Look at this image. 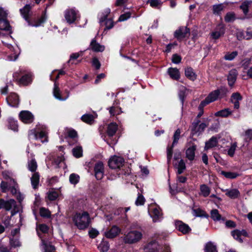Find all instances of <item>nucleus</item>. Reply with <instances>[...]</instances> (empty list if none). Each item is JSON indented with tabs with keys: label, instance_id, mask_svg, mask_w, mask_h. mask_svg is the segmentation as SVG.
I'll return each mask as SVG.
<instances>
[{
	"label": "nucleus",
	"instance_id": "obj_53",
	"mask_svg": "<svg viewBox=\"0 0 252 252\" xmlns=\"http://www.w3.org/2000/svg\"><path fill=\"white\" fill-rule=\"evenodd\" d=\"M5 205L3 209L6 211H10L13 206L15 204L16 202L13 199H10L8 200H5Z\"/></svg>",
	"mask_w": 252,
	"mask_h": 252
},
{
	"label": "nucleus",
	"instance_id": "obj_49",
	"mask_svg": "<svg viewBox=\"0 0 252 252\" xmlns=\"http://www.w3.org/2000/svg\"><path fill=\"white\" fill-rule=\"evenodd\" d=\"M236 19L235 14L233 12H229L226 13L224 17V20L227 23L233 22Z\"/></svg>",
	"mask_w": 252,
	"mask_h": 252
},
{
	"label": "nucleus",
	"instance_id": "obj_35",
	"mask_svg": "<svg viewBox=\"0 0 252 252\" xmlns=\"http://www.w3.org/2000/svg\"><path fill=\"white\" fill-rule=\"evenodd\" d=\"M232 113V111L229 108H225L217 112L215 115L216 117H227Z\"/></svg>",
	"mask_w": 252,
	"mask_h": 252
},
{
	"label": "nucleus",
	"instance_id": "obj_24",
	"mask_svg": "<svg viewBox=\"0 0 252 252\" xmlns=\"http://www.w3.org/2000/svg\"><path fill=\"white\" fill-rule=\"evenodd\" d=\"M173 165L175 168L177 169V173L181 174L186 168V164L183 159H181L177 162H173Z\"/></svg>",
	"mask_w": 252,
	"mask_h": 252
},
{
	"label": "nucleus",
	"instance_id": "obj_43",
	"mask_svg": "<svg viewBox=\"0 0 252 252\" xmlns=\"http://www.w3.org/2000/svg\"><path fill=\"white\" fill-rule=\"evenodd\" d=\"M53 94L54 96L55 97L60 100H64L65 99L63 98L61 94V92L59 87L56 84H54V88L53 90Z\"/></svg>",
	"mask_w": 252,
	"mask_h": 252
},
{
	"label": "nucleus",
	"instance_id": "obj_17",
	"mask_svg": "<svg viewBox=\"0 0 252 252\" xmlns=\"http://www.w3.org/2000/svg\"><path fill=\"white\" fill-rule=\"evenodd\" d=\"M231 234L233 238L242 243L243 241L242 237H246L248 236V234L245 230H239L238 229L234 230L231 232Z\"/></svg>",
	"mask_w": 252,
	"mask_h": 252
},
{
	"label": "nucleus",
	"instance_id": "obj_50",
	"mask_svg": "<svg viewBox=\"0 0 252 252\" xmlns=\"http://www.w3.org/2000/svg\"><path fill=\"white\" fill-rule=\"evenodd\" d=\"M211 217L214 221L221 220V217L217 209H213L211 211Z\"/></svg>",
	"mask_w": 252,
	"mask_h": 252
},
{
	"label": "nucleus",
	"instance_id": "obj_29",
	"mask_svg": "<svg viewBox=\"0 0 252 252\" xmlns=\"http://www.w3.org/2000/svg\"><path fill=\"white\" fill-rule=\"evenodd\" d=\"M39 178L40 175L38 172H34L32 174L31 178V181L33 189H36L38 188L39 183Z\"/></svg>",
	"mask_w": 252,
	"mask_h": 252
},
{
	"label": "nucleus",
	"instance_id": "obj_63",
	"mask_svg": "<svg viewBox=\"0 0 252 252\" xmlns=\"http://www.w3.org/2000/svg\"><path fill=\"white\" fill-rule=\"evenodd\" d=\"M10 245L11 247L16 248L21 246V244L18 239L12 238L10 239Z\"/></svg>",
	"mask_w": 252,
	"mask_h": 252
},
{
	"label": "nucleus",
	"instance_id": "obj_16",
	"mask_svg": "<svg viewBox=\"0 0 252 252\" xmlns=\"http://www.w3.org/2000/svg\"><path fill=\"white\" fill-rule=\"evenodd\" d=\"M175 226L176 228L182 233L186 234L191 231V228L189 226L184 223L181 220H176L175 221Z\"/></svg>",
	"mask_w": 252,
	"mask_h": 252
},
{
	"label": "nucleus",
	"instance_id": "obj_18",
	"mask_svg": "<svg viewBox=\"0 0 252 252\" xmlns=\"http://www.w3.org/2000/svg\"><path fill=\"white\" fill-rule=\"evenodd\" d=\"M90 48L95 52H102L104 50L105 46L98 43L95 38H94L90 43Z\"/></svg>",
	"mask_w": 252,
	"mask_h": 252
},
{
	"label": "nucleus",
	"instance_id": "obj_44",
	"mask_svg": "<svg viewBox=\"0 0 252 252\" xmlns=\"http://www.w3.org/2000/svg\"><path fill=\"white\" fill-rule=\"evenodd\" d=\"M69 180L70 184L75 185L79 183L80 176L77 174L71 173L69 175Z\"/></svg>",
	"mask_w": 252,
	"mask_h": 252
},
{
	"label": "nucleus",
	"instance_id": "obj_30",
	"mask_svg": "<svg viewBox=\"0 0 252 252\" xmlns=\"http://www.w3.org/2000/svg\"><path fill=\"white\" fill-rule=\"evenodd\" d=\"M11 27L7 19H0V30L10 31Z\"/></svg>",
	"mask_w": 252,
	"mask_h": 252
},
{
	"label": "nucleus",
	"instance_id": "obj_61",
	"mask_svg": "<svg viewBox=\"0 0 252 252\" xmlns=\"http://www.w3.org/2000/svg\"><path fill=\"white\" fill-rule=\"evenodd\" d=\"M64 160V158L63 155L58 156L54 158L52 163L56 165L57 167H59L60 164Z\"/></svg>",
	"mask_w": 252,
	"mask_h": 252
},
{
	"label": "nucleus",
	"instance_id": "obj_46",
	"mask_svg": "<svg viewBox=\"0 0 252 252\" xmlns=\"http://www.w3.org/2000/svg\"><path fill=\"white\" fill-rule=\"evenodd\" d=\"M224 8V6L222 3L215 4L213 5V12L214 14L219 15L220 14L221 11L223 10Z\"/></svg>",
	"mask_w": 252,
	"mask_h": 252
},
{
	"label": "nucleus",
	"instance_id": "obj_21",
	"mask_svg": "<svg viewBox=\"0 0 252 252\" xmlns=\"http://www.w3.org/2000/svg\"><path fill=\"white\" fill-rule=\"evenodd\" d=\"M118 126L116 123H110L107 126L106 133L109 137H113L116 133Z\"/></svg>",
	"mask_w": 252,
	"mask_h": 252
},
{
	"label": "nucleus",
	"instance_id": "obj_22",
	"mask_svg": "<svg viewBox=\"0 0 252 252\" xmlns=\"http://www.w3.org/2000/svg\"><path fill=\"white\" fill-rule=\"evenodd\" d=\"M196 149V146L195 144H192L189 147L186 151V157L190 161H192L195 157V151Z\"/></svg>",
	"mask_w": 252,
	"mask_h": 252
},
{
	"label": "nucleus",
	"instance_id": "obj_47",
	"mask_svg": "<svg viewBox=\"0 0 252 252\" xmlns=\"http://www.w3.org/2000/svg\"><path fill=\"white\" fill-rule=\"evenodd\" d=\"M220 173L225 178L230 179H235L239 176V174L236 172H226L224 171H221Z\"/></svg>",
	"mask_w": 252,
	"mask_h": 252
},
{
	"label": "nucleus",
	"instance_id": "obj_64",
	"mask_svg": "<svg viewBox=\"0 0 252 252\" xmlns=\"http://www.w3.org/2000/svg\"><path fill=\"white\" fill-rule=\"evenodd\" d=\"M38 229L43 233H47L48 232L49 227L46 224L42 223L38 225Z\"/></svg>",
	"mask_w": 252,
	"mask_h": 252
},
{
	"label": "nucleus",
	"instance_id": "obj_37",
	"mask_svg": "<svg viewBox=\"0 0 252 252\" xmlns=\"http://www.w3.org/2000/svg\"><path fill=\"white\" fill-rule=\"evenodd\" d=\"M72 155L76 158H80L83 156V148L80 145L77 146L72 150Z\"/></svg>",
	"mask_w": 252,
	"mask_h": 252
},
{
	"label": "nucleus",
	"instance_id": "obj_48",
	"mask_svg": "<svg viewBox=\"0 0 252 252\" xmlns=\"http://www.w3.org/2000/svg\"><path fill=\"white\" fill-rule=\"evenodd\" d=\"M236 36L238 40H242L243 39L247 40V34L246 32H245L244 31L237 29L236 32Z\"/></svg>",
	"mask_w": 252,
	"mask_h": 252
},
{
	"label": "nucleus",
	"instance_id": "obj_13",
	"mask_svg": "<svg viewBox=\"0 0 252 252\" xmlns=\"http://www.w3.org/2000/svg\"><path fill=\"white\" fill-rule=\"evenodd\" d=\"M7 104L13 107H17L19 104V97L15 93H10L6 98Z\"/></svg>",
	"mask_w": 252,
	"mask_h": 252
},
{
	"label": "nucleus",
	"instance_id": "obj_26",
	"mask_svg": "<svg viewBox=\"0 0 252 252\" xmlns=\"http://www.w3.org/2000/svg\"><path fill=\"white\" fill-rule=\"evenodd\" d=\"M237 75L238 72L236 69L230 70L227 77V80L229 86H232L234 85L236 80Z\"/></svg>",
	"mask_w": 252,
	"mask_h": 252
},
{
	"label": "nucleus",
	"instance_id": "obj_62",
	"mask_svg": "<svg viewBox=\"0 0 252 252\" xmlns=\"http://www.w3.org/2000/svg\"><path fill=\"white\" fill-rule=\"evenodd\" d=\"M170 191L172 194H175L182 191V189L181 188L178 187V184L173 185L172 186H170Z\"/></svg>",
	"mask_w": 252,
	"mask_h": 252
},
{
	"label": "nucleus",
	"instance_id": "obj_12",
	"mask_svg": "<svg viewBox=\"0 0 252 252\" xmlns=\"http://www.w3.org/2000/svg\"><path fill=\"white\" fill-rule=\"evenodd\" d=\"M20 119L24 123L31 124L34 120L32 114L29 111H22L19 115Z\"/></svg>",
	"mask_w": 252,
	"mask_h": 252
},
{
	"label": "nucleus",
	"instance_id": "obj_10",
	"mask_svg": "<svg viewBox=\"0 0 252 252\" xmlns=\"http://www.w3.org/2000/svg\"><path fill=\"white\" fill-rule=\"evenodd\" d=\"M94 170L95 178L97 180L102 179L104 172L103 163L101 161L97 162L94 165Z\"/></svg>",
	"mask_w": 252,
	"mask_h": 252
},
{
	"label": "nucleus",
	"instance_id": "obj_36",
	"mask_svg": "<svg viewBox=\"0 0 252 252\" xmlns=\"http://www.w3.org/2000/svg\"><path fill=\"white\" fill-rule=\"evenodd\" d=\"M8 126L11 129L16 131L18 130V122L13 118H9L7 119Z\"/></svg>",
	"mask_w": 252,
	"mask_h": 252
},
{
	"label": "nucleus",
	"instance_id": "obj_42",
	"mask_svg": "<svg viewBox=\"0 0 252 252\" xmlns=\"http://www.w3.org/2000/svg\"><path fill=\"white\" fill-rule=\"evenodd\" d=\"M204 251L205 252H218L216 246L212 242H209L206 244Z\"/></svg>",
	"mask_w": 252,
	"mask_h": 252
},
{
	"label": "nucleus",
	"instance_id": "obj_34",
	"mask_svg": "<svg viewBox=\"0 0 252 252\" xmlns=\"http://www.w3.org/2000/svg\"><path fill=\"white\" fill-rule=\"evenodd\" d=\"M218 138L216 136L212 137L209 141L205 143V149H209L217 146Z\"/></svg>",
	"mask_w": 252,
	"mask_h": 252
},
{
	"label": "nucleus",
	"instance_id": "obj_58",
	"mask_svg": "<svg viewBox=\"0 0 252 252\" xmlns=\"http://www.w3.org/2000/svg\"><path fill=\"white\" fill-rule=\"evenodd\" d=\"M9 187L10 185L7 182L4 181H2L0 184L1 191L3 193H6L9 191Z\"/></svg>",
	"mask_w": 252,
	"mask_h": 252
},
{
	"label": "nucleus",
	"instance_id": "obj_6",
	"mask_svg": "<svg viewBox=\"0 0 252 252\" xmlns=\"http://www.w3.org/2000/svg\"><path fill=\"white\" fill-rule=\"evenodd\" d=\"M190 35V30L187 27H180L176 30L174 33V37L181 41Z\"/></svg>",
	"mask_w": 252,
	"mask_h": 252
},
{
	"label": "nucleus",
	"instance_id": "obj_31",
	"mask_svg": "<svg viewBox=\"0 0 252 252\" xmlns=\"http://www.w3.org/2000/svg\"><path fill=\"white\" fill-rule=\"evenodd\" d=\"M170 77L174 80H178L180 78V72L177 68H169L167 71Z\"/></svg>",
	"mask_w": 252,
	"mask_h": 252
},
{
	"label": "nucleus",
	"instance_id": "obj_59",
	"mask_svg": "<svg viewBox=\"0 0 252 252\" xmlns=\"http://www.w3.org/2000/svg\"><path fill=\"white\" fill-rule=\"evenodd\" d=\"M43 245L44 252H54L56 250L55 246L50 244L43 242Z\"/></svg>",
	"mask_w": 252,
	"mask_h": 252
},
{
	"label": "nucleus",
	"instance_id": "obj_52",
	"mask_svg": "<svg viewBox=\"0 0 252 252\" xmlns=\"http://www.w3.org/2000/svg\"><path fill=\"white\" fill-rule=\"evenodd\" d=\"M39 214L41 217L45 218H49L51 217V212L50 211L44 207L40 208Z\"/></svg>",
	"mask_w": 252,
	"mask_h": 252
},
{
	"label": "nucleus",
	"instance_id": "obj_3",
	"mask_svg": "<svg viewBox=\"0 0 252 252\" xmlns=\"http://www.w3.org/2000/svg\"><path fill=\"white\" fill-rule=\"evenodd\" d=\"M227 92V89L224 87H221L211 92L205 100L202 101L200 104V108L204 107L206 105L214 102L218 99L220 95H224Z\"/></svg>",
	"mask_w": 252,
	"mask_h": 252
},
{
	"label": "nucleus",
	"instance_id": "obj_41",
	"mask_svg": "<svg viewBox=\"0 0 252 252\" xmlns=\"http://www.w3.org/2000/svg\"><path fill=\"white\" fill-rule=\"evenodd\" d=\"M200 194L204 197L208 196L210 193V189L206 185L203 184L200 186Z\"/></svg>",
	"mask_w": 252,
	"mask_h": 252
},
{
	"label": "nucleus",
	"instance_id": "obj_38",
	"mask_svg": "<svg viewBox=\"0 0 252 252\" xmlns=\"http://www.w3.org/2000/svg\"><path fill=\"white\" fill-rule=\"evenodd\" d=\"M185 75L189 79L194 81L196 78V75L194 72L193 69L189 67L185 69Z\"/></svg>",
	"mask_w": 252,
	"mask_h": 252
},
{
	"label": "nucleus",
	"instance_id": "obj_5",
	"mask_svg": "<svg viewBox=\"0 0 252 252\" xmlns=\"http://www.w3.org/2000/svg\"><path fill=\"white\" fill-rule=\"evenodd\" d=\"M181 130L178 128L174 133L172 144L171 145H168L167 147V160L168 163L171 162L173 155V148L178 144L181 137Z\"/></svg>",
	"mask_w": 252,
	"mask_h": 252
},
{
	"label": "nucleus",
	"instance_id": "obj_56",
	"mask_svg": "<svg viewBox=\"0 0 252 252\" xmlns=\"http://www.w3.org/2000/svg\"><path fill=\"white\" fill-rule=\"evenodd\" d=\"M251 4V2L248 1H245L243 2L240 5V8L242 10L245 15H247L249 12V5Z\"/></svg>",
	"mask_w": 252,
	"mask_h": 252
},
{
	"label": "nucleus",
	"instance_id": "obj_11",
	"mask_svg": "<svg viewBox=\"0 0 252 252\" xmlns=\"http://www.w3.org/2000/svg\"><path fill=\"white\" fill-rule=\"evenodd\" d=\"M121 229L117 225H113L104 233V236L108 239H114L121 233Z\"/></svg>",
	"mask_w": 252,
	"mask_h": 252
},
{
	"label": "nucleus",
	"instance_id": "obj_45",
	"mask_svg": "<svg viewBox=\"0 0 252 252\" xmlns=\"http://www.w3.org/2000/svg\"><path fill=\"white\" fill-rule=\"evenodd\" d=\"M193 215L195 217H208V215L207 214L205 211L201 210L200 208L193 209Z\"/></svg>",
	"mask_w": 252,
	"mask_h": 252
},
{
	"label": "nucleus",
	"instance_id": "obj_7",
	"mask_svg": "<svg viewBox=\"0 0 252 252\" xmlns=\"http://www.w3.org/2000/svg\"><path fill=\"white\" fill-rule=\"evenodd\" d=\"M200 123V120L195 119L194 121L192 123L191 126V131L192 135H194L197 133H201L204 131L207 125L204 123Z\"/></svg>",
	"mask_w": 252,
	"mask_h": 252
},
{
	"label": "nucleus",
	"instance_id": "obj_2",
	"mask_svg": "<svg viewBox=\"0 0 252 252\" xmlns=\"http://www.w3.org/2000/svg\"><path fill=\"white\" fill-rule=\"evenodd\" d=\"M125 160L124 158L119 156H114L111 157L108 162L109 167L113 169H118L117 174L126 175V171L124 169Z\"/></svg>",
	"mask_w": 252,
	"mask_h": 252
},
{
	"label": "nucleus",
	"instance_id": "obj_32",
	"mask_svg": "<svg viewBox=\"0 0 252 252\" xmlns=\"http://www.w3.org/2000/svg\"><path fill=\"white\" fill-rule=\"evenodd\" d=\"M225 195L231 199H235L238 197L240 193L239 191L236 189L225 190Z\"/></svg>",
	"mask_w": 252,
	"mask_h": 252
},
{
	"label": "nucleus",
	"instance_id": "obj_28",
	"mask_svg": "<svg viewBox=\"0 0 252 252\" xmlns=\"http://www.w3.org/2000/svg\"><path fill=\"white\" fill-rule=\"evenodd\" d=\"M151 217L154 222L160 221L162 219V213L160 209L157 207L154 208Z\"/></svg>",
	"mask_w": 252,
	"mask_h": 252
},
{
	"label": "nucleus",
	"instance_id": "obj_14",
	"mask_svg": "<svg viewBox=\"0 0 252 252\" xmlns=\"http://www.w3.org/2000/svg\"><path fill=\"white\" fill-rule=\"evenodd\" d=\"M225 33V28L222 25H218L211 34L210 36L213 39H218L223 35Z\"/></svg>",
	"mask_w": 252,
	"mask_h": 252
},
{
	"label": "nucleus",
	"instance_id": "obj_15",
	"mask_svg": "<svg viewBox=\"0 0 252 252\" xmlns=\"http://www.w3.org/2000/svg\"><path fill=\"white\" fill-rule=\"evenodd\" d=\"M32 8L30 4H26L23 8L20 9V12L23 18L28 23L31 25V20L30 18L29 13Z\"/></svg>",
	"mask_w": 252,
	"mask_h": 252
},
{
	"label": "nucleus",
	"instance_id": "obj_54",
	"mask_svg": "<svg viewBox=\"0 0 252 252\" xmlns=\"http://www.w3.org/2000/svg\"><path fill=\"white\" fill-rule=\"evenodd\" d=\"M148 3L152 7L156 8H159L162 4V2L160 0H148Z\"/></svg>",
	"mask_w": 252,
	"mask_h": 252
},
{
	"label": "nucleus",
	"instance_id": "obj_51",
	"mask_svg": "<svg viewBox=\"0 0 252 252\" xmlns=\"http://www.w3.org/2000/svg\"><path fill=\"white\" fill-rule=\"evenodd\" d=\"M48 198L50 201H54L57 199L59 196V193L57 191L52 189L47 193Z\"/></svg>",
	"mask_w": 252,
	"mask_h": 252
},
{
	"label": "nucleus",
	"instance_id": "obj_1",
	"mask_svg": "<svg viewBox=\"0 0 252 252\" xmlns=\"http://www.w3.org/2000/svg\"><path fill=\"white\" fill-rule=\"evenodd\" d=\"M72 220L77 228L81 230L87 229L91 223V218L88 212L76 213L72 218Z\"/></svg>",
	"mask_w": 252,
	"mask_h": 252
},
{
	"label": "nucleus",
	"instance_id": "obj_20",
	"mask_svg": "<svg viewBox=\"0 0 252 252\" xmlns=\"http://www.w3.org/2000/svg\"><path fill=\"white\" fill-rule=\"evenodd\" d=\"M47 19V16L46 14V10L45 9L44 11L42 12L41 16V17L38 19L37 20L34 21V23L32 24V22L31 21V26H32L33 27H39L42 24H44L46 22V20Z\"/></svg>",
	"mask_w": 252,
	"mask_h": 252
},
{
	"label": "nucleus",
	"instance_id": "obj_57",
	"mask_svg": "<svg viewBox=\"0 0 252 252\" xmlns=\"http://www.w3.org/2000/svg\"><path fill=\"white\" fill-rule=\"evenodd\" d=\"M29 170L32 172H36L37 165L35 159H32L28 164Z\"/></svg>",
	"mask_w": 252,
	"mask_h": 252
},
{
	"label": "nucleus",
	"instance_id": "obj_39",
	"mask_svg": "<svg viewBox=\"0 0 252 252\" xmlns=\"http://www.w3.org/2000/svg\"><path fill=\"white\" fill-rule=\"evenodd\" d=\"M98 249L100 252H107L109 249V242L103 239L98 246Z\"/></svg>",
	"mask_w": 252,
	"mask_h": 252
},
{
	"label": "nucleus",
	"instance_id": "obj_33",
	"mask_svg": "<svg viewBox=\"0 0 252 252\" xmlns=\"http://www.w3.org/2000/svg\"><path fill=\"white\" fill-rule=\"evenodd\" d=\"M187 89L184 86H181L178 92V96L181 102L182 105L183 106L184 100L187 96Z\"/></svg>",
	"mask_w": 252,
	"mask_h": 252
},
{
	"label": "nucleus",
	"instance_id": "obj_27",
	"mask_svg": "<svg viewBox=\"0 0 252 252\" xmlns=\"http://www.w3.org/2000/svg\"><path fill=\"white\" fill-rule=\"evenodd\" d=\"M32 82V76L30 74H26L23 75L18 80V84L24 86H27Z\"/></svg>",
	"mask_w": 252,
	"mask_h": 252
},
{
	"label": "nucleus",
	"instance_id": "obj_23",
	"mask_svg": "<svg viewBox=\"0 0 252 252\" xmlns=\"http://www.w3.org/2000/svg\"><path fill=\"white\" fill-rule=\"evenodd\" d=\"M158 244L156 241L149 243L144 248V252H158Z\"/></svg>",
	"mask_w": 252,
	"mask_h": 252
},
{
	"label": "nucleus",
	"instance_id": "obj_9",
	"mask_svg": "<svg viewBox=\"0 0 252 252\" xmlns=\"http://www.w3.org/2000/svg\"><path fill=\"white\" fill-rule=\"evenodd\" d=\"M78 11L75 8H70L65 10L64 17L67 22L72 24L77 20Z\"/></svg>",
	"mask_w": 252,
	"mask_h": 252
},
{
	"label": "nucleus",
	"instance_id": "obj_40",
	"mask_svg": "<svg viewBox=\"0 0 252 252\" xmlns=\"http://www.w3.org/2000/svg\"><path fill=\"white\" fill-rule=\"evenodd\" d=\"M81 120L87 124H91L94 121V116L91 114H85L82 116Z\"/></svg>",
	"mask_w": 252,
	"mask_h": 252
},
{
	"label": "nucleus",
	"instance_id": "obj_60",
	"mask_svg": "<svg viewBox=\"0 0 252 252\" xmlns=\"http://www.w3.org/2000/svg\"><path fill=\"white\" fill-rule=\"evenodd\" d=\"M99 234V231L95 228L91 227L88 232V235L90 238L94 239Z\"/></svg>",
	"mask_w": 252,
	"mask_h": 252
},
{
	"label": "nucleus",
	"instance_id": "obj_8",
	"mask_svg": "<svg viewBox=\"0 0 252 252\" xmlns=\"http://www.w3.org/2000/svg\"><path fill=\"white\" fill-rule=\"evenodd\" d=\"M142 234L137 230H132L127 234V243H135L141 240Z\"/></svg>",
	"mask_w": 252,
	"mask_h": 252
},
{
	"label": "nucleus",
	"instance_id": "obj_55",
	"mask_svg": "<svg viewBox=\"0 0 252 252\" xmlns=\"http://www.w3.org/2000/svg\"><path fill=\"white\" fill-rule=\"evenodd\" d=\"M238 55L237 51H233L231 53L227 52L224 56V59L227 61H232Z\"/></svg>",
	"mask_w": 252,
	"mask_h": 252
},
{
	"label": "nucleus",
	"instance_id": "obj_19",
	"mask_svg": "<svg viewBox=\"0 0 252 252\" xmlns=\"http://www.w3.org/2000/svg\"><path fill=\"white\" fill-rule=\"evenodd\" d=\"M67 136L68 138L72 139L68 141L69 145H73L77 143L78 133L75 129H71L69 130L67 132Z\"/></svg>",
	"mask_w": 252,
	"mask_h": 252
},
{
	"label": "nucleus",
	"instance_id": "obj_4",
	"mask_svg": "<svg viewBox=\"0 0 252 252\" xmlns=\"http://www.w3.org/2000/svg\"><path fill=\"white\" fill-rule=\"evenodd\" d=\"M110 12V9L108 8L105 9L99 15V23L101 25H105V30L111 29L114 26V22L112 18H108Z\"/></svg>",
	"mask_w": 252,
	"mask_h": 252
},
{
	"label": "nucleus",
	"instance_id": "obj_25",
	"mask_svg": "<svg viewBox=\"0 0 252 252\" xmlns=\"http://www.w3.org/2000/svg\"><path fill=\"white\" fill-rule=\"evenodd\" d=\"M34 136L36 140H40L43 143L48 141L47 133L45 131L41 130L40 132H35Z\"/></svg>",
	"mask_w": 252,
	"mask_h": 252
}]
</instances>
